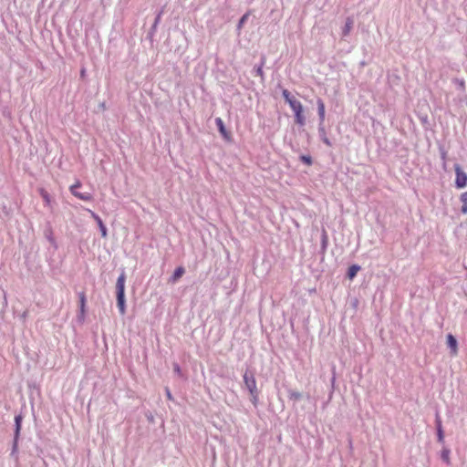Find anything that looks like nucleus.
Segmentation results:
<instances>
[{"label": "nucleus", "instance_id": "2", "mask_svg": "<svg viewBox=\"0 0 467 467\" xmlns=\"http://www.w3.org/2000/svg\"><path fill=\"white\" fill-rule=\"evenodd\" d=\"M245 388L251 395V402L256 407L258 403L259 390L256 387V380L253 371L246 370L243 376Z\"/></svg>", "mask_w": 467, "mask_h": 467}, {"label": "nucleus", "instance_id": "26", "mask_svg": "<svg viewBox=\"0 0 467 467\" xmlns=\"http://www.w3.org/2000/svg\"><path fill=\"white\" fill-rule=\"evenodd\" d=\"M435 426H436V431L440 430V429H443L441 419V416L438 411L435 414Z\"/></svg>", "mask_w": 467, "mask_h": 467}, {"label": "nucleus", "instance_id": "18", "mask_svg": "<svg viewBox=\"0 0 467 467\" xmlns=\"http://www.w3.org/2000/svg\"><path fill=\"white\" fill-rule=\"evenodd\" d=\"M265 57H263L261 58L260 64L258 66H254V71L255 75L259 76L262 80H264V78H265V75H264V71H263V67L265 66Z\"/></svg>", "mask_w": 467, "mask_h": 467}, {"label": "nucleus", "instance_id": "8", "mask_svg": "<svg viewBox=\"0 0 467 467\" xmlns=\"http://www.w3.org/2000/svg\"><path fill=\"white\" fill-rule=\"evenodd\" d=\"M215 123H216V126L218 128V130L219 132L222 134V136L226 139V140H230L231 138V135L230 133L227 131L225 126H224V123L223 121V119L221 118H216L215 119Z\"/></svg>", "mask_w": 467, "mask_h": 467}, {"label": "nucleus", "instance_id": "9", "mask_svg": "<svg viewBox=\"0 0 467 467\" xmlns=\"http://www.w3.org/2000/svg\"><path fill=\"white\" fill-rule=\"evenodd\" d=\"M38 192L45 202V205L47 206L52 211L53 210V205H52L53 201H52L50 194L43 188H39Z\"/></svg>", "mask_w": 467, "mask_h": 467}, {"label": "nucleus", "instance_id": "1", "mask_svg": "<svg viewBox=\"0 0 467 467\" xmlns=\"http://www.w3.org/2000/svg\"><path fill=\"white\" fill-rule=\"evenodd\" d=\"M125 281L126 274L124 270H122L116 283L117 306L121 315L126 313Z\"/></svg>", "mask_w": 467, "mask_h": 467}, {"label": "nucleus", "instance_id": "4", "mask_svg": "<svg viewBox=\"0 0 467 467\" xmlns=\"http://www.w3.org/2000/svg\"><path fill=\"white\" fill-rule=\"evenodd\" d=\"M292 110L295 113V121L300 126H304L306 124V117L304 116V109L301 102L293 103Z\"/></svg>", "mask_w": 467, "mask_h": 467}, {"label": "nucleus", "instance_id": "17", "mask_svg": "<svg viewBox=\"0 0 467 467\" xmlns=\"http://www.w3.org/2000/svg\"><path fill=\"white\" fill-rule=\"evenodd\" d=\"M359 270H360V266L358 265H350L347 272V277L349 280L354 279Z\"/></svg>", "mask_w": 467, "mask_h": 467}, {"label": "nucleus", "instance_id": "20", "mask_svg": "<svg viewBox=\"0 0 467 467\" xmlns=\"http://www.w3.org/2000/svg\"><path fill=\"white\" fill-rule=\"evenodd\" d=\"M450 449L443 447V449L441 451V458L446 464H450Z\"/></svg>", "mask_w": 467, "mask_h": 467}, {"label": "nucleus", "instance_id": "14", "mask_svg": "<svg viewBox=\"0 0 467 467\" xmlns=\"http://www.w3.org/2000/svg\"><path fill=\"white\" fill-rule=\"evenodd\" d=\"M317 112L319 118V123L323 124L325 120V104L321 99H318L317 101Z\"/></svg>", "mask_w": 467, "mask_h": 467}, {"label": "nucleus", "instance_id": "12", "mask_svg": "<svg viewBox=\"0 0 467 467\" xmlns=\"http://www.w3.org/2000/svg\"><path fill=\"white\" fill-rule=\"evenodd\" d=\"M318 135H319L320 140L326 145H327L329 147L332 146V142L327 137V133H326V130H325V127H324V123L323 124H321V123L318 124Z\"/></svg>", "mask_w": 467, "mask_h": 467}, {"label": "nucleus", "instance_id": "32", "mask_svg": "<svg viewBox=\"0 0 467 467\" xmlns=\"http://www.w3.org/2000/svg\"><path fill=\"white\" fill-rule=\"evenodd\" d=\"M175 370H176V371H180V368H179V366H178V365H176V366H175Z\"/></svg>", "mask_w": 467, "mask_h": 467}, {"label": "nucleus", "instance_id": "10", "mask_svg": "<svg viewBox=\"0 0 467 467\" xmlns=\"http://www.w3.org/2000/svg\"><path fill=\"white\" fill-rule=\"evenodd\" d=\"M91 215L92 217L95 219V221L97 222L99 227V231L101 233V236L102 237H107V234H108V230H107V227L106 225L104 224L103 221L101 220V218L95 213H91Z\"/></svg>", "mask_w": 467, "mask_h": 467}, {"label": "nucleus", "instance_id": "28", "mask_svg": "<svg viewBox=\"0 0 467 467\" xmlns=\"http://www.w3.org/2000/svg\"><path fill=\"white\" fill-rule=\"evenodd\" d=\"M163 12L164 11H163V8H162L156 15V17H155L154 22H153V25H155V26H158V25L160 24Z\"/></svg>", "mask_w": 467, "mask_h": 467}, {"label": "nucleus", "instance_id": "27", "mask_svg": "<svg viewBox=\"0 0 467 467\" xmlns=\"http://www.w3.org/2000/svg\"><path fill=\"white\" fill-rule=\"evenodd\" d=\"M437 432V440L440 443H444V431L443 429H440L436 431Z\"/></svg>", "mask_w": 467, "mask_h": 467}, {"label": "nucleus", "instance_id": "3", "mask_svg": "<svg viewBox=\"0 0 467 467\" xmlns=\"http://www.w3.org/2000/svg\"><path fill=\"white\" fill-rule=\"evenodd\" d=\"M455 171V187L462 189L467 186V173L462 170L459 163L454 164Z\"/></svg>", "mask_w": 467, "mask_h": 467}, {"label": "nucleus", "instance_id": "7", "mask_svg": "<svg viewBox=\"0 0 467 467\" xmlns=\"http://www.w3.org/2000/svg\"><path fill=\"white\" fill-rule=\"evenodd\" d=\"M44 236L48 240V242L55 247H57L56 240L53 237V229L51 223L47 222L45 229H44Z\"/></svg>", "mask_w": 467, "mask_h": 467}, {"label": "nucleus", "instance_id": "11", "mask_svg": "<svg viewBox=\"0 0 467 467\" xmlns=\"http://www.w3.org/2000/svg\"><path fill=\"white\" fill-rule=\"evenodd\" d=\"M328 245V236L327 234V231L323 229L321 234V245H320V254L322 255V258L325 256L327 248Z\"/></svg>", "mask_w": 467, "mask_h": 467}, {"label": "nucleus", "instance_id": "24", "mask_svg": "<svg viewBox=\"0 0 467 467\" xmlns=\"http://www.w3.org/2000/svg\"><path fill=\"white\" fill-rule=\"evenodd\" d=\"M453 82L455 83V85L457 86V88L459 90H461V91L464 90V88H465V82H464L463 79L454 78Z\"/></svg>", "mask_w": 467, "mask_h": 467}, {"label": "nucleus", "instance_id": "23", "mask_svg": "<svg viewBox=\"0 0 467 467\" xmlns=\"http://www.w3.org/2000/svg\"><path fill=\"white\" fill-rule=\"evenodd\" d=\"M79 304H80V312H81V315L83 316L85 313V306H86V296L83 292L79 294Z\"/></svg>", "mask_w": 467, "mask_h": 467}, {"label": "nucleus", "instance_id": "22", "mask_svg": "<svg viewBox=\"0 0 467 467\" xmlns=\"http://www.w3.org/2000/svg\"><path fill=\"white\" fill-rule=\"evenodd\" d=\"M250 16V12H246L244 15L242 16V17L239 19L237 24V29L240 30L244 26L246 21L248 20Z\"/></svg>", "mask_w": 467, "mask_h": 467}, {"label": "nucleus", "instance_id": "5", "mask_svg": "<svg viewBox=\"0 0 467 467\" xmlns=\"http://www.w3.org/2000/svg\"><path fill=\"white\" fill-rule=\"evenodd\" d=\"M80 182H78L76 184L72 185L70 187V192L71 193L78 197V199L80 200H83V201H90L92 199V195L88 192H85V193H82L81 192H78V188L80 187Z\"/></svg>", "mask_w": 467, "mask_h": 467}, {"label": "nucleus", "instance_id": "21", "mask_svg": "<svg viewBox=\"0 0 467 467\" xmlns=\"http://www.w3.org/2000/svg\"><path fill=\"white\" fill-rule=\"evenodd\" d=\"M460 200L462 202L461 212L465 214L467 213V192H464L461 194Z\"/></svg>", "mask_w": 467, "mask_h": 467}, {"label": "nucleus", "instance_id": "16", "mask_svg": "<svg viewBox=\"0 0 467 467\" xmlns=\"http://www.w3.org/2000/svg\"><path fill=\"white\" fill-rule=\"evenodd\" d=\"M353 24H354L353 18L352 17H347L345 26H344V27L342 29V36H347L350 33V31H351L352 27H353Z\"/></svg>", "mask_w": 467, "mask_h": 467}, {"label": "nucleus", "instance_id": "15", "mask_svg": "<svg viewBox=\"0 0 467 467\" xmlns=\"http://www.w3.org/2000/svg\"><path fill=\"white\" fill-rule=\"evenodd\" d=\"M283 98L285 99V102H287L290 106V108H293V103H299L297 99H295L287 89H283L282 91Z\"/></svg>", "mask_w": 467, "mask_h": 467}, {"label": "nucleus", "instance_id": "13", "mask_svg": "<svg viewBox=\"0 0 467 467\" xmlns=\"http://www.w3.org/2000/svg\"><path fill=\"white\" fill-rule=\"evenodd\" d=\"M185 273V269L182 266L177 267L172 275L170 277L169 282L170 283H176Z\"/></svg>", "mask_w": 467, "mask_h": 467}, {"label": "nucleus", "instance_id": "34", "mask_svg": "<svg viewBox=\"0 0 467 467\" xmlns=\"http://www.w3.org/2000/svg\"><path fill=\"white\" fill-rule=\"evenodd\" d=\"M445 155H446V152H442L441 153V157L444 159L445 158Z\"/></svg>", "mask_w": 467, "mask_h": 467}, {"label": "nucleus", "instance_id": "6", "mask_svg": "<svg viewBox=\"0 0 467 467\" xmlns=\"http://www.w3.org/2000/svg\"><path fill=\"white\" fill-rule=\"evenodd\" d=\"M447 345L451 350V354L453 356L456 355L458 352V341L453 335H451V334L447 335Z\"/></svg>", "mask_w": 467, "mask_h": 467}, {"label": "nucleus", "instance_id": "25", "mask_svg": "<svg viewBox=\"0 0 467 467\" xmlns=\"http://www.w3.org/2000/svg\"><path fill=\"white\" fill-rule=\"evenodd\" d=\"M300 161L308 166H310L313 163L312 157L309 155H301Z\"/></svg>", "mask_w": 467, "mask_h": 467}, {"label": "nucleus", "instance_id": "19", "mask_svg": "<svg viewBox=\"0 0 467 467\" xmlns=\"http://www.w3.org/2000/svg\"><path fill=\"white\" fill-rule=\"evenodd\" d=\"M302 397H303V395L299 391L293 390V389L288 390V398H289V400H291L293 401H298L302 399Z\"/></svg>", "mask_w": 467, "mask_h": 467}, {"label": "nucleus", "instance_id": "33", "mask_svg": "<svg viewBox=\"0 0 467 467\" xmlns=\"http://www.w3.org/2000/svg\"><path fill=\"white\" fill-rule=\"evenodd\" d=\"M85 75V69H82L81 70V76H84Z\"/></svg>", "mask_w": 467, "mask_h": 467}, {"label": "nucleus", "instance_id": "31", "mask_svg": "<svg viewBox=\"0 0 467 467\" xmlns=\"http://www.w3.org/2000/svg\"><path fill=\"white\" fill-rule=\"evenodd\" d=\"M167 396H168L169 399H171V392H170L169 389H167Z\"/></svg>", "mask_w": 467, "mask_h": 467}, {"label": "nucleus", "instance_id": "30", "mask_svg": "<svg viewBox=\"0 0 467 467\" xmlns=\"http://www.w3.org/2000/svg\"><path fill=\"white\" fill-rule=\"evenodd\" d=\"M20 420H21V417L20 416L16 417V431H18V430L20 428Z\"/></svg>", "mask_w": 467, "mask_h": 467}, {"label": "nucleus", "instance_id": "29", "mask_svg": "<svg viewBox=\"0 0 467 467\" xmlns=\"http://www.w3.org/2000/svg\"><path fill=\"white\" fill-rule=\"evenodd\" d=\"M157 27L158 26H155V25H152L150 29L149 30L148 32V37L151 40L153 36L155 35L156 31H157Z\"/></svg>", "mask_w": 467, "mask_h": 467}]
</instances>
